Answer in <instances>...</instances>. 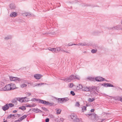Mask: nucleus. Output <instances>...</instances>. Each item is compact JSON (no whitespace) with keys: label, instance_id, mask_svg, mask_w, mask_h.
<instances>
[{"label":"nucleus","instance_id":"a18cd8bd","mask_svg":"<svg viewBox=\"0 0 122 122\" xmlns=\"http://www.w3.org/2000/svg\"><path fill=\"white\" fill-rule=\"evenodd\" d=\"M61 48L60 47H58L56 49L57 51H58L61 50Z\"/></svg>","mask_w":122,"mask_h":122},{"label":"nucleus","instance_id":"3c124183","mask_svg":"<svg viewBox=\"0 0 122 122\" xmlns=\"http://www.w3.org/2000/svg\"><path fill=\"white\" fill-rule=\"evenodd\" d=\"M27 95H28V96H30L31 95V93L30 92H27Z\"/></svg>","mask_w":122,"mask_h":122},{"label":"nucleus","instance_id":"f257e3e1","mask_svg":"<svg viewBox=\"0 0 122 122\" xmlns=\"http://www.w3.org/2000/svg\"><path fill=\"white\" fill-rule=\"evenodd\" d=\"M48 21L46 22V35H48L50 36H52L54 35L55 34V33L54 32H52L51 30L52 26L51 25V24L50 23V25L49 24Z\"/></svg>","mask_w":122,"mask_h":122},{"label":"nucleus","instance_id":"c9c22d12","mask_svg":"<svg viewBox=\"0 0 122 122\" xmlns=\"http://www.w3.org/2000/svg\"><path fill=\"white\" fill-rule=\"evenodd\" d=\"M14 115H12L11 114H10L7 117L8 119H10L12 116H14Z\"/></svg>","mask_w":122,"mask_h":122},{"label":"nucleus","instance_id":"bb28decb","mask_svg":"<svg viewBox=\"0 0 122 122\" xmlns=\"http://www.w3.org/2000/svg\"><path fill=\"white\" fill-rule=\"evenodd\" d=\"M54 104L53 103H50L46 101V105H48L49 106H51L53 105Z\"/></svg>","mask_w":122,"mask_h":122},{"label":"nucleus","instance_id":"49530a36","mask_svg":"<svg viewBox=\"0 0 122 122\" xmlns=\"http://www.w3.org/2000/svg\"><path fill=\"white\" fill-rule=\"evenodd\" d=\"M86 107L85 106H84L82 108V110H84L85 111H86Z\"/></svg>","mask_w":122,"mask_h":122},{"label":"nucleus","instance_id":"2f4dec72","mask_svg":"<svg viewBox=\"0 0 122 122\" xmlns=\"http://www.w3.org/2000/svg\"><path fill=\"white\" fill-rule=\"evenodd\" d=\"M86 6H90L92 7H96L97 6L95 5H93L92 4H88Z\"/></svg>","mask_w":122,"mask_h":122},{"label":"nucleus","instance_id":"4d7b16f0","mask_svg":"<svg viewBox=\"0 0 122 122\" xmlns=\"http://www.w3.org/2000/svg\"><path fill=\"white\" fill-rule=\"evenodd\" d=\"M41 108L42 109H43L45 111L46 110V108L44 107H41Z\"/></svg>","mask_w":122,"mask_h":122},{"label":"nucleus","instance_id":"393cba45","mask_svg":"<svg viewBox=\"0 0 122 122\" xmlns=\"http://www.w3.org/2000/svg\"><path fill=\"white\" fill-rule=\"evenodd\" d=\"M74 45H78V46H85L86 45V44L85 43H79L78 44H74Z\"/></svg>","mask_w":122,"mask_h":122},{"label":"nucleus","instance_id":"6ab92c4d","mask_svg":"<svg viewBox=\"0 0 122 122\" xmlns=\"http://www.w3.org/2000/svg\"><path fill=\"white\" fill-rule=\"evenodd\" d=\"M91 88H92V90H91V91H90V92H93L94 93H96V89L97 88H94V87H91Z\"/></svg>","mask_w":122,"mask_h":122},{"label":"nucleus","instance_id":"338daca9","mask_svg":"<svg viewBox=\"0 0 122 122\" xmlns=\"http://www.w3.org/2000/svg\"><path fill=\"white\" fill-rule=\"evenodd\" d=\"M88 115H89V116H91L92 115V114H88Z\"/></svg>","mask_w":122,"mask_h":122},{"label":"nucleus","instance_id":"f03ea898","mask_svg":"<svg viewBox=\"0 0 122 122\" xmlns=\"http://www.w3.org/2000/svg\"><path fill=\"white\" fill-rule=\"evenodd\" d=\"M15 87V84L11 83L7 85L4 87H2L1 90L4 91L10 90L14 89Z\"/></svg>","mask_w":122,"mask_h":122},{"label":"nucleus","instance_id":"6e6d98bb","mask_svg":"<svg viewBox=\"0 0 122 122\" xmlns=\"http://www.w3.org/2000/svg\"><path fill=\"white\" fill-rule=\"evenodd\" d=\"M94 110H94V109H91V111L92 112H94Z\"/></svg>","mask_w":122,"mask_h":122},{"label":"nucleus","instance_id":"39448f33","mask_svg":"<svg viewBox=\"0 0 122 122\" xmlns=\"http://www.w3.org/2000/svg\"><path fill=\"white\" fill-rule=\"evenodd\" d=\"M33 101H36L37 102V103L42 104H46V101L43 100L34 98L32 99Z\"/></svg>","mask_w":122,"mask_h":122},{"label":"nucleus","instance_id":"4c0bfd02","mask_svg":"<svg viewBox=\"0 0 122 122\" xmlns=\"http://www.w3.org/2000/svg\"><path fill=\"white\" fill-rule=\"evenodd\" d=\"M97 51L96 50H95L93 49L91 50V52L93 53H96Z\"/></svg>","mask_w":122,"mask_h":122},{"label":"nucleus","instance_id":"680f3d73","mask_svg":"<svg viewBox=\"0 0 122 122\" xmlns=\"http://www.w3.org/2000/svg\"><path fill=\"white\" fill-rule=\"evenodd\" d=\"M17 111L16 110H14V111H13V113H15L16 112H17Z\"/></svg>","mask_w":122,"mask_h":122},{"label":"nucleus","instance_id":"f3484780","mask_svg":"<svg viewBox=\"0 0 122 122\" xmlns=\"http://www.w3.org/2000/svg\"><path fill=\"white\" fill-rule=\"evenodd\" d=\"M36 49L37 51H40L44 50V48H41L39 45H38V46L36 48Z\"/></svg>","mask_w":122,"mask_h":122},{"label":"nucleus","instance_id":"864d4df0","mask_svg":"<svg viewBox=\"0 0 122 122\" xmlns=\"http://www.w3.org/2000/svg\"><path fill=\"white\" fill-rule=\"evenodd\" d=\"M49 118H46V122H48L49 121Z\"/></svg>","mask_w":122,"mask_h":122},{"label":"nucleus","instance_id":"412c9836","mask_svg":"<svg viewBox=\"0 0 122 122\" xmlns=\"http://www.w3.org/2000/svg\"><path fill=\"white\" fill-rule=\"evenodd\" d=\"M81 119L77 118L73 120L74 122H81Z\"/></svg>","mask_w":122,"mask_h":122},{"label":"nucleus","instance_id":"b1692460","mask_svg":"<svg viewBox=\"0 0 122 122\" xmlns=\"http://www.w3.org/2000/svg\"><path fill=\"white\" fill-rule=\"evenodd\" d=\"M87 79L91 81H94L95 80V78H94L92 77H88Z\"/></svg>","mask_w":122,"mask_h":122},{"label":"nucleus","instance_id":"13d9d810","mask_svg":"<svg viewBox=\"0 0 122 122\" xmlns=\"http://www.w3.org/2000/svg\"><path fill=\"white\" fill-rule=\"evenodd\" d=\"M52 48H51V47H49L48 48V50H49V51H51L52 50Z\"/></svg>","mask_w":122,"mask_h":122},{"label":"nucleus","instance_id":"ddd939ff","mask_svg":"<svg viewBox=\"0 0 122 122\" xmlns=\"http://www.w3.org/2000/svg\"><path fill=\"white\" fill-rule=\"evenodd\" d=\"M17 13L15 12H11L10 15V16L12 17H14L17 16Z\"/></svg>","mask_w":122,"mask_h":122},{"label":"nucleus","instance_id":"37998d69","mask_svg":"<svg viewBox=\"0 0 122 122\" xmlns=\"http://www.w3.org/2000/svg\"><path fill=\"white\" fill-rule=\"evenodd\" d=\"M70 93L73 96H74L75 95V93L74 92L72 91H71Z\"/></svg>","mask_w":122,"mask_h":122},{"label":"nucleus","instance_id":"09e8293b","mask_svg":"<svg viewBox=\"0 0 122 122\" xmlns=\"http://www.w3.org/2000/svg\"><path fill=\"white\" fill-rule=\"evenodd\" d=\"M118 90L119 91H122V89L121 88L119 87H117Z\"/></svg>","mask_w":122,"mask_h":122},{"label":"nucleus","instance_id":"ea45409f","mask_svg":"<svg viewBox=\"0 0 122 122\" xmlns=\"http://www.w3.org/2000/svg\"><path fill=\"white\" fill-rule=\"evenodd\" d=\"M73 83H70L69 84V87L70 88H71L73 86Z\"/></svg>","mask_w":122,"mask_h":122},{"label":"nucleus","instance_id":"de8ad7c7","mask_svg":"<svg viewBox=\"0 0 122 122\" xmlns=\"http://www.w3.org/2000/svg\"><path fill=\"white\" fill-rule=\"evenodd\" d=\"M36 112H41V110H40L39 109H37V108H36Z\"/></svg>","mask_w":122,"mask_h":122},{"label":"nucleus","instance_id":"4be33fe9","mask_svg":"<svg viewBox=\"0 0 122 122\" xmlns=\"http://www.w3.org/2000/svg\"><path fill=\"white\" fill-rule=\"evenodd\" d=\"M44 84V83H39V84H37V83H36L34 85V86H33V87H35L36 86H41L43 84Z\"/></svg>","mask_w":122,"mask_h":122},{"label":"nucleus","instance_id":"58836bf2","mask_svg":"<svg viewBox=\"0 0 122 122\" xmlns=\"http://www.w3.org/2000/svg\"><path fill=\"white\" fill-rule=\"evenodd\" d=\"M94 100V99L93 98H92V99L90 98H89L88 100V101L89 102H92Z\"/></svg>","mask_w":122,"mask_h":122},{"label":"nucleus","instance_id":"20e7f679","mask_svg":"<svg viewBox=\"0 0 122 122\" xmlns=\"http://www.w3.org/2000/svg\"><path fill=\"white\" fill-rule=\"evenodd\" d=\"M69 100V98L67 97L58 98L57 99L58 102L59 103H62L63 102H66V101H68Z\"/></svg>","mask_w":122,"mask_h":122},{"label":"nucleus","instance_id":"0e129e2a","mask_svg":"<svg viewBox=\"0 0 122 122\" xmlns=\"http://www.w3.org/2000/svg\"><path fill=\"white\" fill-rule=\"evenodd\" d=\"M35 46H35V45L34 44V45H33L32 46V47H35Z\"/></svg>","mask_w":122,"mask_h":122},{"label":"nucleus","instance_id":"1a4fd4ad","mask_svg":"<svg viewBox=\"0 0 122 122\" xmlns=\"http://www.w3.org/2000/svg\"><path fill=\"white\" fill-rule=\"evenodd\" d=\"M91 87L89 86V87H87L86 86H84L83 87V89H82V91H85V92H89L92 90Z\"/></svg>","mask_w":122,"mask_h":122},{"label":"nucleus","instance_id":"052dcab7","mask_svg":"<svg viewBox=\"0 0 122 122\" xmlns=\"http://www.w3.org/2000/svg\"><path fill=\"white\" fill-rule=\"evenodd\" d=\"M105 120V119H103L101 120V122H103Z\"/></svg>","mask_w":122,"mask_h":122},{"label":"nucleus","instance_id":"a19ab883","mask_svg":"<svg viewBox=\"0 0 122 122\" xmlns=\"http://www.w3.org/2000/svg\"><path fill=\"white\" fill-rule=\"evenodd\" d=\"M39 45L40 46V47H41V48H44V49H45V45L42 44H39Z\"/></svg>","mask_w":122,"mask_h":122},{"label":"nucleus","instance_id":"473e14b6","mask_svg":"<svg viewBox=\"0 0 122 122\" xmlns=\"http://www.w3.org/2000/svg\"><path fill=\"white\" fill-rule=\"evenodd\" d=\"M27 86V85L25 84H23L20 85V87L22 88H23L26 87Z\"/></svg>","mask_w":122,"mask_h":122},{"label":"nucleus","instance_id":"9b49d317","mask_svg":"<svg viewBox=\"0 0 122 122\" xmlns=\"http://www.w3.org/2000/svg\"><path fill=\"white\" fill-rule=\"evenodd\" d=\"M104 78L102 77L97 76L95 77V81H97L100 82L104 80Z\"/></svg>","mask_w":122,"mask_h":122},{"label":"nucleus","instance_id":"c03bdc74","mask_svg":"<svg viewBox=\"0 0 122 122\" xmlns=\"http://www.w3.org/2000/svg\"><path fill=\"white\" fill-rule=\"evenodd\" d=\"M61 51L62 52H66L67 53H69V52L68 51H67L66 50H61Z\"/></svg>","mask_w":122,"mask_h":122},{"label":"nucleus","instance_id":"0eeeda50","mask_svg":"<svg viewBox=\"0 0 122 122\" xmlns=\"http://www.w3.org/2000/svg\"><path fill=\"white\" fill-rule=\"evenodd\" d=\"M17 100L20 102L21 103L25 102H27L28 101V98H27L26 97H25L23 98H18Z\"/></svg>","mask_w":122,"mask_h":122},{"label":"nucleus","instance_id":"dca6fc26","mask_svg":"<svg viewBox=\"0 0 122 122\" xmlns=\"http://www.w3.org/2000/svg\"><path fill=\"white\" fill-rule=\"evenodd\" d=\"M102 31H94L92 32V34L95 35H98L99 33H101Z\"/></svg>","mask_w":122,"mask_h":122},{"label":"nucleus","instance_id":"e2e57ef3","mask_svg":"<svg viewBox=\"0 0 122 122\" xmlns=\"http://www.w3.org/2000/svg\"><path fill=\"white\" fill-rule=\"evenodd\" d=\"M121 100H120V101L121 102H122V97H121Z\"/></svg>","mask_w":122,"mask_h":122},{"label":"nucleus","instance_id":"a211bd4d","mask_svg":"<svg viewBox=\"0 0 122 122\" xmlns=\"http://www.w3.org/2000/svg\"><path fill=\"white\" fill-rule=\"evenodd\" d=\"M9 7L12 10H14L15 8V6L14 4L12 3L10 4Z\"/></svg>","mask_w":122,"mask_h":122},{"label":"nucleus","instance_id":"423d86ee","mask_svg":"<svg viewBox=\"0 0 122 122\" xmlns=\"http://www.w3.org/2000/svg\"><path fill=\"white\" fill-rule=\"evenodd\" d=\"M10 81H14L16 82L20 81H21V79H20L17 78V77L10 76Z\"/></svg>","mask_w":122,"mask_h":122},{"label":"nucleus","instance_id":"9d476101","mask_svg":"<svg viewBox=\"0 0 122 122\" xmlns=\"http://www.w3.org/2000/svg\"><path fill=\"white\" fill-rule=\"evenodd\" d=\"M113 28L117 30H122V25H118L116 26H114L113 28H112V29H113Z\"/></svg>","mask_w":122,"mask_h":122},{"label":"nucleus","instance_id":"69168bd1","mask_svg":"<svg viewBox=\"0 0 122 122\" xmlns=\"http://www.w3.org/2000/svg\"><path fill=\"white\" fill-rule=\"evenodd\" d=\"M89 105H88V104H87L86 105V106L87 107H88L89 106Z\"/></svg>","mask_w":122,"mask_h":122},{"label":"nucleus","instance_id":"c756f323","mask_svg":"<svg viewBox=\"0 0 122 122\" xmlns=\"http://www.w3.org/2000/svg\"><path fill=\"white\" fill-rule=\"evenodd\" d=\"M83 87L82 85L81 84H79V85L78 86H77V87L78 88V89H83Z\"/></svg>","mask_w":122,"mask_h":122},{"label":"nucleus","instance_id":"603ef678","mask_svg":"<svg viewBox=\"0 0 122 122\" xmlns=\"http://www.w3.org/2000/svg\"><path fill=\"white\" fill-rule=\"evenodd\" d=\"M76 105L77 106H80V105L79 103V102H77L76 103Z\"/></svg>","mask_w":122,"mask_h":122},{"label":"nucleus","instance_id":"cd10ccee","mask_svg":"<svg viewBox=\"0 0 122 122\" xmlns=\"http://www.w3.org/2000/svg\"><path fill=\"white\" fill-rule=\"evenodd\" d=\"M11 36L10 35H9L5 37V40H8L11 39Z\"/></svg>","mask_w":122,"mask_h":122},{"label":"nucleus","instance_id":"c85d7f7f","mask_svg":"<svg viewBox=\"0 0 122 122\" xmlns=\"http://www.w3.org/2000/svg\"><path fill=\"white\" fill-rule=\"evenodd\" d=\"M121 97H115V99L116 100H117L118 101H120V100H121Z\"/></svg>","mask_w":122,"mask_h":122},{"label":"nucleus","instance_id":"79ce46f5","mask_svg":"<svg viewBox=\"0 0 122 122\" xmlns=\"http://www.w3.org/2000/svg\"><path fill=\"white\" fill-rule=\"evenodd\" d=\"M52 50L51 51L53 52H54L56 50V49L54 48H52Z\"/></svg>","mask_w":122,"mask_h":122},{"label":"nucleus","instance_id":"f704fd0d","mask_svg":"<svg viewBox=\"0 0 122 122\" xmlns=\"http://www.w3.org/2000/svg\"><path fill=\"white\" fill-rule=\"evenodd\" d=\"M26 16H30L31 15V14L30 13H25L24 14Z\"/></svg>","mask_w":122,"mask_h":122},{"label":"nucleus","instance_id":"e433bc0d","mask_svg":"<svg viewBox=\"0 0 122 122\" xmlns=\"http://www.w3.org/2000/svg\"><path fill=\"white\" fill-rule=\"evenodd\" d=\"M8 105L9 107H11L14 106V105L12 103H10L9 104H8Z\"/></svg>","mask_w":122,"mask_h":122},{"label":"nucleus","instance_id":"a878e982","mask_svg":"<svg viewBox=\"0 0 122 122\" xmlns=\"http://www.w3.org/2000/svg\"><path fill=\"white\" fill-rule=\"evenodd\" d=\"M27 115H24L23 116H22V117H21L20 118V121H21L22 120L24 119L26 117H27Z\"/></svg>","mask_w":122,"mask_h":122},{"label":"nucleus","instance_id":"f8f14e48","mask_svg":"<svg viewBox=\"0 0 122 122\" xmlns=\"http://www.w3.org/2000/svg\"><path fill=\"white\" fill-rule=\"evenodd\" d=\"M42 76L41 75L39 74H36L34 75V77L37 80L40 79Z\"/></svg>","mask_w":122,"mask_h":122},{"label":"nucleus","instance_id":"7c9ffc66","mask_svg":"<svg viewBox=\"0 0 122 122\" xmlns=\"http://www.w3.org/2000/svg\"><path fill=\"white\" fill-rule=\"evenodd\" d=\"M17 100H18L17 98V100L14 99L13 100L12 102L15 105H17Z\"/></svg>","mask_w":122,"mask_h":122},{"label":"nucleus","instance_id":"bf43d9fd","mask_svg":"<svg viewBox=\"0 0 122 122\" xmlns=\"http://www.w3.org/2000/svg\"><path fill=\"white\" fill-rule=\"evenodd\" d=\"M29 84H30V85H31V86H33L34 85H33V83H29Z\"/></svg>","mask_w":122,"mask_h":122},{"label":"nucleus","instance_id":"4468645a","mask_svg":"<svg viewBox=\"0 0 122 122\" xmlns=\"http://www.w3.org/2000/svg\"><path fill=\"white\" fill-rule=\"evenodd\" d=\"M70 116L71 119H73V120L77 118L76 115L75 114H71Z\"/></svg>","mask_w":122,"mask_h":122},{"label":"nucleus","instance_id":"72a5a7b5","mask_svg":"<svg viewBox=\"0 0 122 122\" xmlns=\"http://www.w3.org/2000/svg\"><path fill=\"white\" fill-rule=\"evenodd\" d=\"M19 108L21 109L23 111H24L26 109V108L24 106H22L21 107H19Z\"/></svg>","mask_w":122,"mask_h":122},{"label":"nucleus","instance_id":"2eb2a0df","mask_svg":"<svg viewBox=\"0 0 122 122\" xmlns=\"http://www.w3.org/2000/svg\"><path fill=\"white\" fill-rule=\"evenodd\" d=\"M9 107L8 105V104L7 103L2 108L3 110L4 111L7 110L9 108Z\"/></svg>","mask_w":122,"mask_h":122},{"label":"nucleus","instance_id":"5fc2aeb1","mask_svg":"<svg viewBox=\"0 0 122 122\" xmlns=\"http://www.w3.org/2000/svg\"><path fill=\"white\" fill-rule=\"evenodd\" d=\"M61 80H62L64 81H66V80H66V78L65 79H61Z\"/></svg>","mask_w":122,"mask_h":122},{"label":"nucleus","instance_id":"5701e85b","mask_svg":"<svg viewBox=\"0 0 122 122\" xmlns=\"http://www.w3.org/2000/svg\"><path fill=\"white\" fill-rule=\"evenodd\" d=\"M63 119L62 118H60L59 119H57L56 121L57 122H63Z\"/></svg>","mask_w":122,"mask_h":122},{"label":"nucleus","instance_id":"774afa93","mask_svg":"<svg viewBox=\"0 0 122 122\" xmlns=\"http://www.w3.org/2000/svg\"><path fill=\"white\" fill-rule=\"evenodd\" d=\"M84 53H86V51H84L83 52Z\"/></svg>","mask_w":122,"mask_h":122},{"label":"nucleus","instance_id":"7ed1b4c3","mask_svg":"<svg viewBox=\"0 0 122 122\" xmlns=\"http://www.w3.org/2000/svg\"><path fill=\"white\" fill-rule=\"evenodd\" d=\"M75 79L79 80V77L76 75L74 76L71 75L69 77H66V82H70L71 80H73Z\"/></svg>","mask_w":122,"mask_h":122},{"label":"nucleus","instance_id":"6e6552de","mask_svg":"<svg viewBox=\"0 0 122 122\" xmlns=\"http://www.w3.org/2000/svg\"><path fill=\"white\" fill-rule=\"evenodd\" d=\"M100 84L102 86H103L106 87H115V86H114L113 85L110 83H104L102 84L101 83Z\"/></svg>","mask_w":122,"mask_h":122},{"label":"nucleus","instance_id":"8fccbe9b","mask_svg":"<svg viewBox=\"0 0 122 122\" xmlns=\"http://www.w3.org/2000/svg\"><path fill=\"white\" fill-rule=\"evenodd\" d=\"M73 45H74V44H72L71 43H69L68 44V45L69 46H71Z\"/></svg>","mask_w":122,"mask_h":122},{"label":"nucleus","instance_id":"aec40b11","mask_svg":"<svg viewBox=\"0 0 122 122\" xmlns=\"http://www.w3.org/2000/svg\"><path fill=\"white\" fill-rule=\"evenodd\" d=\"M56 114L57 115L60 114L61 112V110L59 109H56Z\"/></svg>","mask_w":122,"mask_h":122}]
</instances>
